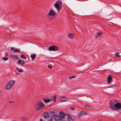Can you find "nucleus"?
I'll use <instances>...</instances> for the list:
<instances>
[{"instance_id":"nucleus-1","label":"nucleus","mask_w":121,"mask_h":121,"mask_svg":"<svg viewBox=\"0 0 121 121\" xmlns=\"http://www.w3.org/2000/svg\"><path fill=\"white\" fill-rule=\"evenodd\" d=\"M62 2L60 1H57L55 3L54 6L58 11L61 10L62 8Z\"/></svg>"},{"instance_id":"nucleus-2","label":"nucleus","mask_w":121,"mask_h":121,"mask_svg":"<svg viewBox=\"0 0 121 121\" xmlns=\"http://www.w3.org/2000/svg\"><path fill=\"white\" fill-rule=\"evenodd\" d=\"M117 102V100L115 99H112L110 102L109 103L110 107L112 110H115V108L114 107L115 104Z\"/></svg>"},{"instance_id":"nucleus-3","label":"nucleus","mask_w":121,"mask_h":121,"mask_svg":"<svg viewBox=\"0 0 121 121\" xmlns=\"http://www.w3.org/2000/svg\"><path fill=\"white\" fill-rule=\"evenodd\" d=\"M14 83V81H10L6 85L4 88L5 89L7 90H9L12 87Z\"/></svg>"},{"instance_id":"nucleus-4","label":"nucleus","mask_w":121,"mask_h":121,"mask_svg":"<svg viewBox=\"0 0 121 121\" xmlns=\"http://www.w3.org/2000/svg\"><path fill=\"white\" fill-rule=\"evenodd\" d=\"M44 105L43 104V103L41 102H39L38 103V104L36 105L35 108L37 110H38L42 108Z\"/></svg>"},{"instance_id":"nucleus-5","label":"nucleus","mask_w":121,"mask_h":121,"mask_svg":"<svg viewBox=\"0 0 121 121\" xmlns=\"http://www.w3.org/2000/svg\"><path fill=\"white\" fill-rule=\"evenodd\" d=\"M59 119V117L58 116L56 115L55 114L52 117L50 121H58Z\"/></svg>"},{"instance_id":"nucleus-6","label":"nucleus","mask_w":121,"mask_h":121,"mask_svg":"<svg viewBox=\"0 0 121 121\" xmlns=\"http://www.w3.org/2000/svg\"><path fill=\"white\" fill-rule=\"evenodd\" d=\"M49 49L50 51H55L58 50V48L54 46H50L49 47Z\"/></svg>"},{"instance_id":"nucleus-7","label":"nucleus","mask_w":121,"mask_h":121,"mask_svg":"<svg viewBox=\"0 0 121 121\" xmlns=\"http://www.w3.org/2000/svg\"><path fill=\"white\" fill-rule=\"evenodd\" d=\"M65 119V120H66L64 119V118H62L59 119H59L58 120V121H65L64 120ZM67 121H73V120L70 117H68L67 119Z\"/></svg>"},{"instance_id":"nucleus-8","label":"nucleus","mask_w":121,"mask_h":121,"mask_svg":"<svg viewBox=\"0 0 121 121\" xmlns=\"http://www.w3.org/2000/svg\"><path fill=\"white\" fill-rule=\"evenodd\" d=\"M56 14V13L54 12L52 10H50L48 14V16L49 17V16H51L52 17L54 16Z\"/></svg>"},{"instance_id":"nucleus-9","label":"nucleus","mask_w":121,"mask_h":121,"mask_svg":"<svg viewBox=\"0 0 121 121\" xmlns=\"http://www.w3.org/2000/svg\"><path fill=\"white\" fill-rule=\"evenodd\" d=\"M115 108L116 109H120L121 108V104L120 103H117L115 104Z\"/></svg>"},{"instance_id":"nucleus-10","label":"nucleus","mask_w":121,"mask_h":121,"mask_svg":"<svg viewBox=\"0 0 121 121\" xmlns=\"http://www.w3.org/2000/svg\"><path fill=\"white\" fill-rule=\"evenodd\" d=\"M65 114L63 112H60V114L59 115H57V116H58L59 117V116L62 118H64V117L65 116Z\"/></svg>"},{"instance_id":"nucleus-11","label":"nucleus","mask_w":121,"mask_h":121,"mask_svg":"<svg viewBox=\"0 0 121 121\" xmlns=\"http://www.w3.org/2000/svg\"><path fill=\"white\" fill-rule=\"evenodd\" d=\"M82 114L86 115L87 113L85 112L81 111L78 114H77V115L78 117H80L82 116Z\"/></svg>"},{"instance_id":"nucleus-12","label":"nucleus","mask_w":121,"mask_h":121,"mask_svg":"<svg viewBox=\"0 0 121 121\" xmlns=\"http://www.w3.org/2000/svg\"><path fill=\"white\" fill-rule=\"evenodd\" d=\"M52 100L53 99L52 98L49 99H43V100L44 102L46 103H47L52 101Z\"/></svg>"},{"instance_id":"nucleus-13","label":"nucleus","mask_w":121,"mask_h":121,"mask_svg":"<svg viewBox=\"0 0 121 121\" xmlns=\"http://www.w3.org/2000/svg\"><path fill=\"white\" fill-rule=\"evenodd\" d=\"M112 78L110 76H109L108 77L107 79L108 82V83H111V80Z\"/></svg>"},{"instance_id":"nucleus-14","label":"nucleus","mask_w":121,"mask_h":121,"mask_svg":"<svg viewBox=\"0 0 121 121\" xmlns=\"http://www.w3.org/2000/svg\"><path fill=\"white\" fill-rule=\"evenodd\" d=\"M49 116L48 114L47 113H44V117L45 118L48 119L49 118Z\"/></svg>"},{"instance_id":"nucleus-15","label":"nucleus","mask_w":121,"mask_h":121,"mask_svg":"<svg viewBox=\"0 0 121 121\" xmlns=\"http://www.w3.org/2000/svg\"><path fill=\"white\" fill-rule=\"evenodd\" d=\"M17 62L18 63L21 65H23L24 64V61L23 60H18Z\"/></svg>"},{"instance_id":"nucleus-16","label":"nucleus","mask_w":121,"mask_h":121,"mask_svg":"<svg viewBox=\"0 0 121 121\" xmlns=\"http://www.w3.org/2000/svg\"><path fill=\"white\" fill-rule=\"evenodd\" d=\"M102 35V33L101 32H99L97 33L95 35L96 37L101 36Z\"/></svg>"},{"instance_id":"nucleus-17","label":"nucleus","mask_w":121,"mask_h":121,"mask_svg":"<svg viewBox=\"0 0 121 121\" xmlns=\"http://www.w3.org/2000/svg\"><path fill=\"white\" fill-rule=\"evenodd\" d=\"M36 56V54H32L31 55V57L32 60H34Z\"/></svg>"},{"instance_id":"nucleus-18","label":"nucleus","mask_w":121,"mask_h":121,"mask_svg":"<svg viewBox=\"0 0 121 121\" xmlns=\"http://www.w3.org/2000/svg\"><path fill=\"white\" fill-rule=\"evenodd\" d=\"M74 35L73 34H69L68 35L70 39H73L74 37Z\"/></svg>"},{"instance_id":"nucleus-19","label":"nucleus","mask_w":121,"mask_h":121,"mask_svg":"<svg viewBox=\"0 0 121 121\" xmlns=\"http://www.w3.org/2000/svg\"><path fill=\"white\" fill-rule=\"evenodd\" d=\"M13 58L14 60L18 59V57L16 55H13Z\"/></svg>"},{"instance_id":"nucleus-20","label":"nucleus","mask_w":121,"mask_h":121,"mask_svg":"<svg viewBox=\"0 0 121 121\" xmlns=\"http://www.w3.org/2000/svg\"><path fill=\"white\" fill-rule=\"evenodd\" d=\"M84 107H85L87 109H90V107L89 105L87 104L85 105Z\"/></svg>"},{"instance_id":"nucleus-21","label":"nucleus","mask_w":121,"mask_h":121,"mask_svg":"<svg viewBox=\"0 0 121 121\" xmlns=\"http://www.w3.org/2000/svg\"><path fill=\"white\" fill-rule=\"evenodd\" d=\"M57 96L56 95H54L53 96V101L54 102H55L56 100V99Z\"/></svg>"},{"instance_id":"nucleus-22","label":"nucleus","mask_w":121,"mask_h":121,"mask_svg":"<svg viewBox=\"0 0 121 121\" xmlns=\"http://www.w3.org/2000/svg\"><path fill=\"white\" fill-rule=\"evenodd\" d=\"M17 70L20 72H22L23 70L22 69H17Z\"/></svg>"},{"instance_id":"nucleus-23","label":"nucleus","mask_w":121,"mask_h":121,"mask_svg":"<svg viewBox=\"0 0 121 121\" xmlns=\"http://www.w3.org/2000/svg\"><path fill=\"white\" fill-rule=\"evenodd\" d=\"M26 120V119L24 118H20V120L22 121H25Z\"/></svg>"},{"instance_id":"nucleus-24","label":"nucleus","mask_w":121,"mask_h":121,"mask_svg":"<svg viewBox=\"0 0 121 121\" xmlns=\"http://www.w3.org/2000/svg\"><path fill=\"white\" fill-rule=\"evenodd\" d=\"M20 50L18 49H15L14 50V52H20Z\"/></svg>"},{"instance_id":"nucleus-25","label":"nucleus","mask_w":121,"mask_h":121,"mask_svg":"<svg viewBox=\"0 0 121 121\" xmlns=\"http://www.w3.org/2000/svg\"><path fill=\"white\" fill-rule=\"evenodd\" d=\"M115 56H116L120 57V56L119 55V53H117L115 54Z\"/></svg>"},{"instance_id":"nucleus-26","label":"nucleus","mask_w":121,"mask_h":121,"mask_svg":"<svg viewBox=\"0 0 121 121\" xmlns=\"http://www.w3.org/2000/svg\"><path fill=\"white\" fill-rule=\"evenodd\" d=\"M67 97V96L66 95H65L64 96H60V97L61 98H65Z\"/></svg>"},{"instance_id":"nucleus-27","label":"nucleus","mask_w":121,"mask_h":121,"mask_svg":"<svg viewBox=\"0 0 121 121\" xmlns=\"http://www.w3.org/2000/svg\"><path fill=\"white\" fill-rule=\"evenodd\" d=\"M2 59L3 60H7L8 59V58H7V57H3L2 58Z\"/></svg>"},{"instance_id":"nucleus-28","label":"nucleus","mask_w":121,"mask_h":121,"mask_svg":"<svg viewBox=\"0 0 121 121\" xmlns=\"http://www.w3.org/2000/svg\"><path fill=\"white\" fill-rule=\"evenodd\" d=\"M15 49V48L13 47H11V50L12 51L14 52V50Z\"/></svg>"},{"instance_id":"nucleus-29","label":"nucleus","mask_w":121,"mask_h":121,"mask_svg":"<svg viewBox=\"0 0 121 121\" xmlns=\"http://www.w3.org/2000/svg\"><path fill=\"white\" fill-rule=\"evenodd\" d=\"M75 76H70L69 77V78L70 79H71L73 78H75Z\"/></svg>"},{"instance_id":"nucleus-30","label":"nucleus","mask_w":121,"mask_h":121,"mask_svg":"<svg viewBox=\"0 0 121 121\" xmlns=\"http://www.w3.org/2000/svg\"><path fill=\"white\" fill-rule=\"evenodd\" d=\"M59 100L61 101V102H65L66 101H67V99H64V100H62V99H60Z\"/></svg>"},{"instance_id":"nucleus-31","label":"nucleus","mask_w":121,"mask_h":121,"mask_svg":"<svg viewBox=\"0 0 121 121\" xmlns=\"http://www.w3.org/2000/svg\"><path fill=\"white\" fill-rule=\"evenodd\" d=\"M21 57L22 58H26L25 56L23 55H22L21 56Z\"/></svg>"},{"instance_id":"nucleus-32","label":"nucleus","mask_w":121,"mask_h":121,"mask_svg":"<svg viewBox=\"0 0 121 121\" xmlns=\"http://www.w3.org/2000/svg\"><path fill=\"white\" fill-rule=\"evenodd\" d=\"M13 54H11L9 55V56L11 58L12 57V58H13Z\"/></svg>"},{"instance_id":"nucleus-33","label":"nucleus","mask_w":121,"mask_h":121,"mask_svg":"<svg viewBox=\"0 0 121 121\" xmlns=\"http://www.w3.org/2000/svg\"><path fill=\"white\" fill-rule=\"evenodd\" d=\"M75 108L73 107H72L71 108V110H74V109Z\"/></svg>"},{"instance_id":"nucleus-34","label":"nucleus","mask_w":121,"mask_h":121,"mask_svg":"<svg viewBox=\"0 0 121 121\" xmlns=\"http://www.w3.org/2000/svg\"><path fill=\"white\" fill-rule=\"evenodd\" d=\"M9 103H12L13 101H9Z\"/></svg>"},{"instance_id":"nucleus-35","label":"nucleus","mask_w":121,"mask_h":121,"mask_svg":"<svg viewBox=\"0 0 121 121\" xmlns=\"http://www.w3.org/2000/svg\"><path fill=\"white\" fill-rule=\"evenodd\" d=\"M48 68H51L49 66V65H48Z\"/></svg>"},{"instance_id":"nucleus-36","label":"nucleus","mask_w":121,"mask_h":121,"mask_svg":"<svg viewBox=\"0 0 121 121\" xmlns=\"http://www.w3.org/2000/svg\"><path fill=\"white\" fill-rule=\"evenodd\" d=\"M18 75V73H17L15 75L16 76H17V75Z\"/></svg>"},{"instance_id":"nucleus-37","label":"nucleus","mask_w":121,"mask_h":121,"mask_svg":"<svg viewBox=\"0 0 121 121\" xmlns=\"http://www.w3.org/2000/svg\"><path fill=\"white\" fill-rule=\"evenodd\" d=\"M1 95V94H0V95Z\"/></svg>"}]
</instances>
